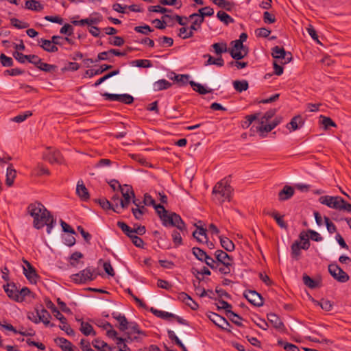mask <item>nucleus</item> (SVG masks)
Returning a JSON list of instances; mask_svg holds the SVG:
<instances>
[{"label":"nucleus","instance_id":"f257e3e1","mask_svg":"<svg viewBox=\"0 0 351 351\" xmlns=\"http://www.w3.org/2000/svg\"><path fill=\"white\" fill-rule=\"evenodd\" d=\"M153 206L159 215L164 226H171L178 228L181 230H184V222L179 215L173 212L167 211L161 204H156L155 203Z\"/></svg>","mask_w":351,"mask_h":351},{"label":"nucleus","instance_id":"f03ea898","mask_svg":"<svg viewBox=\"0 0 351 351\" xmlns=\"http://www.w3.org/2000/svg\"><path fill=\"white\" fill-rule=\"evenodd\" d=\"M27 213L33 217V226L36 229L43 228L46 220L49 217L50 212L43 204L36 202L30 204L27 207Z\"/></svg>","mask_w":351,"mask_h":351},{"label":"nucleus","instance_id":"7ed1b4c3","mask_svg":"<svg viewBox=\"0 0 351 351\" xmlns=\"http://www.w3.org/2000/svg\"><path fill=\"white\" fill-rule=\"evenodd\" d=\"M232 187L226 179L218 182L213 189V200L217 204H222L231 200Z\"/></svg>","mask_w":351,"mask_h":351},{"label":"nucleus","instance_id":"20e7f679","mask_svg":"<svg viewBox=\"0 0 351 351\" xmlns=\"http://www.w3.org/2000/svg\"><path fill=\"white\" fill-rule=\"evenodd\" d=\"M45 304L47 307L51 311L55 317L60 320L61 323V325L59 326L60 328L64 331L68 335H74V330L67 324L66 319L56 307L54 304L49 299L45 300Z\"/></svg>","mask_w":351,"mask_h":351},{"label":"nucleus","instance_id":"39448f33","mask_svg":"<svg viewBox=\"0 0 351 351\" xmlns=\"http://www.w3.org/2000/svg\"><path fill=\"white\" fill-rule=\"evenodd\" d=\"M230 45L232 47L228 49V52L233 59L239 60L247 55L249 51L248 48L241 43V41L235 40L232 41Z\"/></svg>","mask_w":351,"mask_h":351},{"label":"nucleus","instance_id":"423d86ee","mask_svg":"<svg viewBox=\"0 0 351 351\" xmlns=\"http://www.w3.org/2000/svg\"><path fill=\"white\" fill-rule=\"evenodd\" d=\"M125 335H128L130 341H140L146 336L143 330H140L138 325L136 322H129L127 326V330L125 331Z\"/></svg>","mask_w":351,"mask_h":351},{"label":"nucleus","instance_id":"0eeeda50","mask_svg":"<svg viewBox=\"0 0 351 351\" xmlns=\"http://www.w3.org/2000/svg\"><path fill=\"white\" fill-rule=\"evenodd\" d=\"M96 278L94 270L87 267L77 274L71 276L72 280L77 284H84L88 280H93Z\"/></svg>","mask_w":351,"mask_h":351},{"label":"nucleus","instance_id":"6e6552de","mask_svg":"<svg viewBox=\"0 0 351 351\" xmlns=\"http://www.w3.org/2000/svg\"><path fill=\"white\" fill-rule=\"evenodd\" d=\"M271 56L274 59L280 60V64H287L292 60V54L279 46H275L271 49Z\"/></svg>","mask_w":351,"mask_h":351},{"label":"nucleus","instance_id":"1a4fd4ad","mask_svg":"<svg viewBox=\"0 0 351 351\" xmlns=\"http://www.w3.org/2000/svg\"><path fill=\"white\" fill-rule=\"evenodd\" d=\"M319 202L329 208L339 210L341 204L343 203V199L339 196H322L319 198Z\"/></svg>","mask_w":351,"mask_h":351},{"label":"nucleus","instance_id":"9d476101","mask_svg":"<svg viewBox=\"0 0 351 351\" xmlns=\"http://www.w3.org/2000/svg\"><path fill=\"white\" fill-rule=\"evenodd\" d=\"M330 275L340 282H346L349 280V276L337 264H330L328 266Z\"/></svg>","mask_w":351,"mask_h":351},{"label":"nucleus","instance_id":"9b49d317","mask_svg":"<svg viewBox=\"0 0 351 351\" xmlns=\"http://www.w3.org/2000/svg\"><path fill=\"white\" fill-rule=\"evenodd\" d=\"M208 317L210 320L212 321L219 328H221L222 330L230 332V324L226 319L213 312H210L208 315Z\"/></svg>","mask_w":351,"mask_h":351},{"label":"nucleus","instance_id":"f8f14e48","mask_svg":"<svg viewBox=\"0 0 351 351\" xmlns=\"http://www.w3.org/2000/svg\"><path fill=\"white\" fill-rule=\"evenodd\" d=\"M121 192L123 197L121 201V208H127L131 202V198L134 196V193L132 187L127 184H125L121 187Z\"/></svg>","mask_w":351,"mask_h":351},{"label":"nucleus","instance_id":"ddd939ff","mask_svg":"<svg viewBox=\"0 0 351 351\" xmlns=\"http://www.w3.org/2000/svg\"><path fill=\"white\" fill-rule=\"evenodd\" d=\"M243 296L247 300L256 306H261L263 305V300L262 296L256 291L248 290L243 293Z\"/></svg>","mask_w":351,"mask_h":351},{"label":"nucleus","instance_id":"4468645a","mask_svg":"<svg viewBox=\"0 0 351 351\" xmlns=\"http://www.w3.org/2000/svg\"><path fill=\"white\" fill-rule=\"evenodd\" d=\"M281 121V118H275L271 123H260V126L257 128V130L260 133V136L263 138L266 136L267 133L271 132L273 129H274Z\"/></svg>","mask_w":351,"mask_h":351},{"label":"nucleus","instance_id":"2eb2a0df","mask_svg":"<svg viewBox=\"0 0 351 351\" xmlns=\"http://www.w3.org/2000/svg\"><path fill=\"white\" fill-rule=\"evenodd\" d=\"M23 261L26 265V267H23L24 275L31 282L36 283L38 276L34 267L27 260L23 259Z\"/></svg>","mask_w":351,"mask_h":351},{"label":"nucleus","instance_id":"dca6fc26","mask_svg":"<svg viewBox=\"0 0 351 351\" xmlns=\"http://www.w3.org/2000/svg\"><path fill=\"white\" fill-rule=\"evenodd\" d=\"M187 233L186 226L184 223V230H181L178 228H176L174 230H173L171 233V237L173 242L176 247H178L182 244V236H184Z\"/></svg>","mask_w":351,"mask_h":351},{"label":"nucleus","instance_id":"f3484780","mask_svg":"<svg viewBox=\"0 0 351 351\" xmlns=\"http://www.w3.org/2000/svg\"><path fill=\"white\" fill-rule=\"evenodd\" d=\"M38 41L39 46L47 52L54 53L57 52L58 50V47L55 46L53 44L52 39L47 40L44 38H40Z\"/></svg>","mask_w":351,"mask_h":351},{"label":"nucleus","instance_id":"a211bd4d","mask_svg":"<svg viewBox=\"0 0 351 351\" xmlns=\"http://www.w3.org/2000/svg\"><path fill=\"white\" fill-rule=\"evenodd\" d=\"M45 159L51 164H62L63 158L58 150H49V153L45 155Z\"/></svg>","mask_w":351,"mask_h":351},{"label":"nucleus","instance_id":"6ab92c4d","mask_svg":"<svg viewBox=\"0 0 351 351\" xmlns=\"http://www.w3.org/2000/svg\"><path fill=\"white\" fill-rule=\"evenodd\" d=\"M76 193L82 201H87L90 198L88 189L86 188L82 180L77 182Z\"/></svg>","mask_w":351,"mask_h":351},{"label":"nucleus","instance_id":"aec40b11","mask_svg":"<svg viewBox=\"0 0 351 351\" xmlns=\"http://www.w3.org/2000/svg\"><path fill=\"white\" fill-rule=\"evenodd\" d=\"M215 256L217 259V263L219 265L225 264V263H233V258L230 256L226 252L221 250H217L215 252Z\"/></svg>","mask_w":351,"mask_h":351},{"label":"nucleus","instance_id":"412c9836","mask_svg":"<svg viewBox=\"0 0 351 351\" xmlns=\"http://www.w3.org/2000/svg\"><path fill=\"white\" fill-rule=\"evenodd\" d=\"M112 317L119 322L118 328L121 331L125 332L127 330L128 321L124 315L114 312L112 313Z\"/></svg>","mask_w":351,"mask_h":351},{"label":"nucleus","instance_id":"4be33fe9","mask_svg":"<svg viewBox=\"0 0 351 351\" xmlns=\"http://www.w3.org/2000/svg\"><path fill=\"white\" fill-rule=\"evenodd\" d=\"M38 315L39 317L40 322H43L46 326H55L54 324H51L50 322L51 316L45 308H41L40 309H38Z\"/></svg>","mask_w":351,"mask_h":351},{"label":"nucleus","instance_id":"5701e85b","mask_svg":"<svg viewBox=\"0 0 351 351\" xmlns=\"http://www.w3.org/2000/svg\"><path fill=\"white\" fill-rule=\"evenodd\" d=\"M294 194V189L292 186L285 185L278 193L280 201H285L290 199Z\"/></svg>","mask_w":351,"mask_h":351},{"label":"nucleus","instance_id":"b1692460","mask_svg":"<svg viewBox=\"0 0 351 351\" xmlns=\"http://www.w3.org/2000/svg\"><path fill=\"white\" fill-rule=\"evenodd\" d=\"M3 289L6 293L7 295L12 300L16 302L18 290L14 283L6 284L3 285Z\"/></svg>","mask_w":351,"mask_h":351},{"label":"nucleus","instance_id":"393cba45","mask_svg":"<svg viewBox=\"0 0 351 351\" xmlns=\"http://www.w3.org/2000/svg\"><path fill=\"white\" fill-rule=\"evenodd\" d=\"M189 19L193 21L190 29L192 31H196L201 27L202 23L204 22V19L202 16H198L197 13H193L189 16Z\"/></svg>","mask_w":351,"mask_h":351},{"label":"nucleus","instance_id":"a878e982","mask_svg":"<svg viewBox=\"0 0 351 351\" xmlns=\"http://www.w3.org/2000/svg\"><path fill=\"white\" fill-rule=\"evenodd\" d=\"M55 343L60 347L62 351H73L72 343L63 337H57L54 339Z\"/></svg>","mask_w":351,"mask_h":351},{"label":"nucleus","instance_id":"bb28decb","mask_svg":"<svg viewBox=\"0 0 351 351\" xmlns=\"http://www.w3.org/2000/svg\"><path fill=\"white\" fill-rule=\"evenodd\" d=\"M16 176V171L13 168L12 165L10 164V166L7 168L6 171V179L5 184L8 186H12L14 183V180Z\"/></svg>","mask_w":351,"mask_h":351},{"label":"nucleus","instance_id":"cd10ccee","mask_svg":"<svg viewBox=\"0 0 351 351\" xmlns=\"http://www.w3.org/2000/svg\"><path fill=\"white\" fill-rule=\"evenodd\" d=\"M267 319L277 329H281L283 327V323L281 319L274 313L267 314Z\"/></svg>","mask_w":351,"mask_h":351},{"label":"nucleus","instance_id":"c85d7f7f","mask_svg":"<svg viewBox=\"0 0 351 351\" xmlns=\"http://www.w3.org/2000/svg\"><path fill=\"white\" fill-rule=\"evenodd\" d=\"M189 84L193 88V90L197 92L200 95H205L207 93H212V89H207L201 84L195 82L194 81H189Z\"/></svg>","mask_w":351,"mask_h":351},{"label":"nucleus","instance_id":"c756f323","mask_svg":"<svg viewBox=\"0 0 351 351\" xmlns=\"http://www.w3.org/2000/svg\"><path fill=\"white\" fill-rule=\"evenodd\" d=\"M112 67V66L110 65V64H102L100 66V68L98 69H96V70H94V69L87 70L86 71V75H88L89 77H92L94 75H97L101 74L102 73H104V71L111 69Z\"/></svg>","mask_w":351,"mask_h":351},{"label":"nucleus","instance_id":"7c9ffc66","mask_svg":"<svg viewBox=\"0 0 351 351\" xmlns=\"http://www.w3.org/2000/svg\"><path fill=\"white\" fill-rule=\"evenodd\" d=\"M204 58H208V60L204 64L205 66L215 64L218 66H222L224 64V61L221 56L215 59L210 54H205L204 55Z\"/></svg>","mask_w":351,"mask_h":351},{"label":"nucleus","instance_id":"2f4dec72","mask_svg":"<svg viewBox=\"0 0 351 351\" xmlns=\"http://www.w3.org/2000/svg\"><path fill=\"white\" fill-rule=\"evenodd\" d=\"M220 243L223 248L228 252H232L234 250V244L228 238L223 236L219 237Z\"/></svg>","mask_w":351,"mask_h":351},{"label":"nucleus","instance_id":"473e14b6","mask_svg":"<svg viewBox=\"0 0 351 351\" xmlns=\"http://www.w3.org/2000/svg\"><path fill=\"white\" fill-rule=\"evenodd\" d=\"M25 8L33 11H41L43 9V5L37 0H27Z\"/></svg>","mask_w":351,"mask_h":351},{"label":"nucleus","instance_id":"72a5a7b5","mask_svg":"<svg viewBox=\"0 0 351 351\" xmlns=\"http://www.w3.org/2000/svg\"><path fill=\"white\" fill-rule=\"evenodd\" d=\"M93 346L100 351H112V348L105 341L95 339L92 342Z\"/></svg>","mask_w":351,"mask_h":351},{"label":"nucleus","instance_id":"f704fd0d","mask_svg":"<svg viewBox=\"0 0 351 351\" xmlns=\"http://www.w3.org/2000/svg\"><path fill=\"white\" fill-rule=\"evenodd\" d=\"M80 331L86 336L88 335H96V332L94 331L93 326L88 322L81 321V326L80 328Z\"/></svg>","mask_w":351,"mask_h":351},{"label":"nucleus","instance_id":"c9c22d12","mask_svg":"<svg viewBox=\"0 0 351 351\" xmlns=\"http://www.w3.org/2000/svg\"><path fill=\"white\" fill-rule=\"evenodd\" d=\"M150 311L158 317L164 319H169L170 318H173L176 317V315L163 311H160L154 308H151Z\"/></svg>","mask_w":351,"mask_h":351},{"label":"nucleus","instance_id":"e433bc0d","mask_svg":"<svg viewBox=\"0 0 351 351\" xmlns=\"http://www.w3.org/2000/svg\"><path fill=\"white\" fill-rule=\"evenodd\" d=\"M117 226L126 234L130 239L134 235V228H130L123 221H118Z\"/></svg>","mask_w":351,"mask_h":351},{"label":"nucleus","instance_id":"4c0bfd02","mask_svg":"<svg viewBox=\"0 0 351 351\" xmlns=\"http://www.w3.org/2000/svg\"><path fill=\"white\" fill-rule=\"evenodd\" d=\"M168 337L178 346H179L182 351H188L187 348L182 343V342L179 339V338L176 336L175 332L173 330H169L167 331Z\"/></svg>","mask_w":351,"mask_h":351},{"label":"nucleus","instance_id":"58836bf2","mask_svg":"<svg viewBox=\"0 0 351 351\" xmlns=\"http://www.w3.org/2000/svg\"><path fill=\"white\" fill-rule=\"evenodd\" d=\"M302 279L304 284L310 289H315L319 287V281L313 280L306 274H304Z\"/></svg>","mask_w":351,"mask_h":351},{"label":"nucleus","instance_id":"ea45409f","mask_svg":"<svg viewBox=\"0 0 351 351\" xmlns=\"http://www.w3.org/2000/svg\"><path fill=\"white\" fill-rule=\"evenodd\" d=\"M171 84L167 81V80L162 79L158 81H156L154 84V89L156 91L165 90L169 88L171 86Z\"/></svg>","mask_w":351,"mask_h":351},{"label":"nucleus","instance_id":"a19ab883","mask_svg":"<svg viewBox=\"0 0 351 351\" xmlns=\"http://www.w3.org/2000/svg\"><path fill=\"white\" fill-rule=\"evenodd\" d=\"M172 18L171 15L165 14L162 19V21L155 19L153 23L156 24V27L159 29H163L166 27V24L169 23V20Z\"/></svg>","mask_w":351,"mask_h":351},{"label":"nucleus","instance_id":"79ce46f5","mask_svg":"<svg viewBox=\"0 0 351 351\" xmlns=\"http://www.w3.org/2000/svg\"><path fill=\"white\" fill-rule=\"evenodd\" d=\"M197 230L193 232V236L198 242L203 243L204 241L199 237H204L206 241H207L206 229L197 226Z\"/></svg>","mask_w":351,"mask_h":351},{"label":"nucleus","instance_id":"37998d69","mask_svg":"<svg viewBox=\"0 0 351 351\" xmlns=\"http://www.w3.org/2000/svg\"><path fill=\"white\" fill-rule=\"evenodd\" d=\"M121 197L119 195H114L111 199V204L112 206V210L117 213H121Z\"/></svg>","mask_w":351,"mask_h":351},{"label":"nucleus","instance_id":"c03bdc74","mask_svg":"<svg viewBox=\"0 0 351 351\" xmlns=\"http://www.w3.org/2000/svg\"><path fill=\"white\" fill-rule=\"evenodd\" d=\"M233 86L237 92L241 93L248 88V82L246 80H235Z\"/></svg>","mask_w":351,"mask_h":351},{"label":"nucleus","instance_id":"a18cd8bd","mask_svg":"<svg viewBox=\"0 0 351 351\" xmlns=\"http://www.w3.org/2000/svg\"><path fill=\"white\" fill-rule=\"evenodd\" d=\"M215 53L217 55H221L222 53L228 52V49L226 43H216L212 45Z\"/></svg>","mask_w":351,"mask_h":351},{"label":"nucleus","instance_id":"49530a36","mask_svg":"<svg viewBox=\"0 0 351 351\" xmlns=\"http://www.w3.org/2000/svg\"><path fill=\"white\" fill-rule=\"evenodd\" d=\"M217 17L226 25L234 21L230 15L221 10L217 12Z\"/></svg>","mask_w":351,"mask_h":351},{"label":"nucleus","instance_id":"de8ad7c7","mask_svg":"<svg viewBox=\"0 0 351 351\" xmlns=\"http://www.w3.org/2000/svg\"><path fill=\"white\" fill-rule=\"evenodd\" d=\"M302 117L300 116L294 117L291 121L287 125V128L289 129L291 126L292 130L295 131L300 128V124H302Z\"/></svg>","mask_w":351,"mask_h":351},{"label":"nucleus","instance_id":"09e8293b","mask_svg":"<svg viewBox=\"0 0 351 351\" xmlns=\"http://www.w3.org/2000/svg\"><path fill=\"white\" fill-rule=\"evenodd\" d=\"M299 237L302 242L300 247L303 250H308L310 247V241H309V239H308V237H309L308 234L303 231L300 234Z\"/></svg>","mask_w":351,"mask_h":351},{"label":"nucleus","instance_id":"8fccbe9b","mask_svg":"<svg viewBox=\"0 0 351 351\" xmlns=\"http://www.w3.org/2000/svg\"><path fill=\"white\" fill-rule=\"evenodd\" d=\"M276 112V109H270L267 111L261 118L259 117V123H267L271 118L274 117Z\"/></svg>","mask_w":351,"mask_h":351},{"label":"nucleus","instance_id":"3c124183","mask_svg":"<svg viewBox=\"0 0 351 351\" xmlns=\"http://www.w3.org/2000/svg\"><path fill=\"white\" fill-rule=\"evenodd\" d=\"M278 345L283 347L286 351H300L299 348L292 343L285 342L282 339L278 340Z\"/></svg>","mask_w":351,"mask_h":351},{"label":"nucleus","instance_id":"603ef678","mask_svg":"<svg viewBox=\"0 0 351 351\" xmlns=\"http://www.w3.org/2000/svg\"><path fill=\"white\" fill-rule=\"evenodd\" d=\"M98 22H99L98 19L90 18V19H82L80 21H73L72 23L75 25L83 26L86 24L88 25H91L93 24H96Z\"/></svg>","mask_w":351,"mask_h":351},{"label":"nucleus","instance_id":"864d4df0","mask_svg":"<svg viewBox=\"0 0 351 351\" xmlns=\"http://www.w3.org/2000/svg\"><path fill=\"white\" fill-rule=\"evenodd\" d=\"M125 104H131L134 101V97L129 94H119L118 101Z\"/></svg>","mask_w":351,"mask_h":351},{"label":"nucleus","instance_id":"5fc2aeb1","mask_svg":"<svg viewBox=\"0 0 351 351\" xmlns=\"http://www.w3.org/2000/svg\"><path fill=\"white\" fill-rule=\"evenodd\" d=\"M198 16H202V19L204 20L205 16H211L214 14V10L210 7H204L199 9L198 13H197Z\"/></svg>","mask_w":351,"mask_h":351},{"label":"nucleus","instance_id":"6e6d98bb","mask_svg":"<svg viewBox=\"0 0 351 351\" xmlns=\"http://www.w3.org/2000/svg\"><path fill=\"white\" fill-rule=\"evenodd\" d=\"M198 281H193V287L195 288V290L196 291L197 294H198L201 298L205 297L207 295L206 291L204 289L200 287L199 283H200V278L199 277H197Z\"/></svg>","mask_w":351,"mask_h":351},{"label":"nucleus","instance_id":"4d7b16f0","mask_svg":"<svg viewBox=\"0 0 351 351\" xmlns=\"http://www.w3.org/2000/svg\"><path fill=\"white\" fill-rule=\"evenodd\" d=\"M192 252L196 258L202 262H203V260L205 259V257L207 254L203 250L197 247H193Z\"/></svg>","mask_w":351,"mask_h":351},{"label":"nucleus","instance_id":"13d9d810","mask_svg":"<svg viewBox=\"0 0 351 351\" xmlns=\"http://www.w3.org/2000/svg\"><path fill=\"white\" fill-rule=\"evenodd\" d=\"M10 23L12 25L19 29H25L29 27V24L27 23L21 21L16 18L11 19Z\"/></svg>","mask_w":351,"mask_h":351},{"label":"nucleus","instance_id":"bf43d9fd","mask_svg":"<svg viewBox=\"0 0 351 351\" xmlns=\"http://www.w3.org/2000/svg\"><path fill=\"white\" fill-rule=\"evenodd\" d=\"M132 64L142 68H149L152 66L151 61L149 60H136L132 62Z\"/></svg>","mask_w":351,"mask_h":351},{"label":"nucleus","instance_id":"052dcab7","mask_svg":"<svg viewBox=\"0 0 351 351\" xmlns=\"http://www.w3.org/2000/svg\"><path fill=\"white\" fill-rule=\"evenodd\" d=\"M232 267L233 263H225V264H223L222 266L219 265L217 269L220 273L228 275L230 274Z\"/></svg>","mask_w":351,"mask_h":351},{"label":"nucleus","instance_id":"680f3d73","mask_svg":"<svg viewBox=\"0 0 351 351\" xmlns=\"http://www.w3.org/2000/svg\"><path fill=\"white\" fill-rule=\"evenodd\" d=\"M0 62L3 66L9 67L13 65V60L10 57L6 56L4 53H1L0 56Z\"/></svg>","mask_w":351,"mask_h":351},{"label":"nucleus","instance_id":"e2e57ef3","mask_svg":"<svg viewBox=\"0 0 351 351\" xmlns=\"http://www.w3.org/2000/svg\"><path fill=\"white\" fill-rule=\"evenodd\" d=\"M161 47H171L173 44V40L167 36H162L158 39Z\"/></svg>","mask_w":351,"mask_h":351},{"label":"nucleus","instance_id":"0e129e2a","mask_svg":"<svg viewBox=\"0 0 351 351\" xmlns=\"http://www.w3.org/2000/svg\"><path fill=\"white\" fill-rule=\"evenodd\" d=\"M84 255L80 252H75L70 256V264L73 267H76L78 260L83 258Z\"/></svg>","mask_w":351,"mask_h":351},{"label":"nucleus","instance_id":"69168bd1","mask_svg":"<svg viewBox=\"0 0 351 351\" xmlns=\"http://www.w3.org/2000/svg\"><path fill=\"white\" fill-rule=\"evenodd\" d=\"M34 173L36 176H40L43 175H49V171L42 165H38L34 169Z\"/></svg>","mask_w":351,"mask_h":351},{"label":"nucleus","instance_id":"338daca9","mask_svg":"<svg viewBox=\"0 0 351 351\" xmlns=\"http://www.w3.org/2000/svg\"><path fill=\"white\" fill-rule=\"evenodd\" d=\"M56 223V219L53 218V217L49 214V218L46 220L45 226H47V232L48 234H50L51 232L52 229L55 226Z\"/></svg>","mask_w":351,"mask_h":351},{"label":"nucleus","instance_id":"774afa93","mask_svg":"<svg viewBox=\"0 0 351 351\" xmlns=\"http://www.w3.org/2000/svg\"><path fill=\"white\" fill-rule=\"evenodd\" d=\"M270 215L276 220V223L280 228L287 229V225L284 221L282 216H279L277 213H272Z\"/></svg>","mask_w":351,"mask_h":351}]
</instances>
